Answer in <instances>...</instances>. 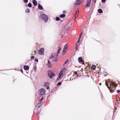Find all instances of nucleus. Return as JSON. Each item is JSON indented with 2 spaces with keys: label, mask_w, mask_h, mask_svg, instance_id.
<instances>
[{
  "label": "nucleus",
  "mask_w": 120,
  "mask_h": 120,
  "mask_svg": "<svg viewBox=\"0 0 120 120\" xmlns=\"http://www.w3.org/2000/svg\"><path fill=\"white\" fill-rule=\"evenodd\" d=\"M44 98L43 97H42L41 99L39 100V101L41 102L43 99Z\"/></svg>",
  "instance_id": "37998d69"
},
{
  "label": "nucleus",
  "mask_w": 120,
  "mask_h": 120,
  "mask_svg": "<svg viewBox=\"0 0 120 120\" xmlns=\"http://www.w3.org/2000/svg\"><path fill=\"white\" fill-rule=\"evenodd\" d=\"M75 49L76 51H77L79 48V47H75Z\"/></svg>",
  "instance_id": "c03bdc74"
},
{
  "label": "nucleus",
  "mask_w": 120,
  "mask_h": 120,
  "mask_svg": "<svg viewBox=\"0 0 120 120\" xmlns=\"http://www.w3.org/2000/svg\"><path fill=\"white\" fill-rule=\"evenodd\" d=\"M10 69H5V70H0V74L1 73L0 72V71H5L8 70H9Z\"/></svg>",
  "instance_id": "ea45409f"
},
{
  "label": "nucleus",
  "mask_w": 120,
  "mask_h": 120,
  "mask_svg": "<svg viewBox=\"0 0 120 120\" xmlns=\"http://www.w3.org/2000/svg\"><path fill=\"white\" fill-rule=\"evenodd\" d=\"M79 44H76L75 45V47H79Z\"/></svg>",
  "instance_id": "a19ab883"
},
{
  "label": "nucleus",
  "mask_w": 120,
  "mask_h": 120,
  "mask_svg": "<svg viewBox=\"0 0 120 120\" xmlns=\"http://www.w3.org/2000/svg\"><path fill=\"white\" fill-rule=\"evenodd\" d=\"M34 58V57L33 56H31L30 57V59L31 60H33Z\"/></svg>",
  "instance_id": "72a5a7b5"
},
{
  "label": "nucleus",
  "mask_w": 120,
  "mask_h": 120,
  "mask_svg": "<svg viewBox=\"0 0 120 120\" xmlns=\"http://www.w3.org/2000/svg\"><path fill=\"white\" fill-rule=\"evenodd\" d=\"M78 60L79 63L82 62V59L81 57H79L78 58Z\"/></svg>",
  "instance_id": "f3484780"
},
{
  "label": "nucleus",
  "mask_w": 120,
  "mask_h": 120,
  "mask_svg": "<svg viewBox=\"0 0 120 120\" xmlns=\"http://www.w3.org/2000/svg\"><path fill=\"white\" fill-rule=\"evenodd\" d=\"M32 3L34 5L36 6H37V1L36 0H33L32 1Z\"/></svg>",
  "instance_id": "4468645a"
},
{
  "label": "nucleus",
  "mask_w": 120,
  "mask_h": 120,
  "mask_svg": "<svg viewBox=\"0 0 120 120\" xmlns=\"http://www.w3.org/2000/svg\"><path fill=\"white\" fill-rule=\"evenodd\" d=\"M96 67L95 65L94 64H92V66L91 69L93 70H94L95 69Z\"/></svg>",
  "instance_id": "a211bd4d"
},
{
  "label": "nucleus",
  "mask_w": 120,
  "mask_h": 120,
  "mask_svg": "<svg viewBox=\"0 0 120 120\" xmlns=\"http://www.w3.org/2000/svg\"><path fill=\"white\" fill-rule=\"evenodd\" d=\"M74 7H71L70 9V11L72 12H73L74 11Z\"/></svg>",
  "instance_id": "412c9836"
},
{
  "label": "nucleus",
  "mask_w": 120,
  "mask_h": 120,
  "mask_svg": "<svg viewBox=\"0 0 120 120\" xmlns=\"http://www.w3.org/2000/svg\"><path fill=\"white\" fill-rule=\"evenodd\" d=\"M48 73L49 77L51 79H53L55 76V74L51 70L48 71Z\"/></svg>",
  "instance_id": "7ed1b4c3"
},
{
  "label": "nucleus",
  "mask_w": 120,
  "mask_h": 120,
  "mask_svg": "<svg viewBox=\"0 0 120 120\" xmlns=\"http://www.w3.org/2000/svg\"><path fill=\"white\" fill-rule=\"evenodd\" d=\"M26 72L27 74H28V72H27V71H26Z\"/></svg>",
  "instance_id": "774afa93"
},
{
  "label": "nucleus",
  "mask_w": 120,
  "mask_h": 120,
  "mask_svg": "<svg viewBox=\"0 0 120 120\" xmlns=\"http://www.w3.org/2000/svg\"><path fill=\"white\" fill-rule=\"evenodd\" d=\"M64 75V74H63L62 73L60 72V73L58 75V76L59 77H60L61 78H62Z\"/></svg>",
  "instance_id": "dca6fc26"
},
{
  "label": "nucleus",
  "mask_w": 120,
  "mask_h": 120,
  "mask_svg": "<svg viewBox=\"0 0 120 120\" xmlns=\"http://www.w3.org/2000/svg\"><path fill=\"white\" fill-rule=\"evenodd\" d=\"M46 90H38V93L40 95V96L42 97V95L44 94L45 93Z\"/></svg>",
  "instance_id": "423d86ee"
},
{
  "label": "nucleus",
  "mask_w": 120,
  "mask_h": 120,
  "mask_svg": "<svg viewBox=\"0 0 120 120\" xmlns=\"http://www.w3.org/2000/svg\"><path fill=\"white\" fill-rule=\"evenodd\" d=\"M39 90H45L44 88H41Z\"/></svg>",
  "instance_id": "5fc2aeb1"
},
{
  "label": "nucleus",
  "mask_w": 120,
  "mask_h": 120,
  "mask_svg": "<svg viewBox=\"0 0 120 120\" xmlns=\"http://www.w3.org/2000/svg\"><path fill=\"white\" fill-rule=\"evenodd\" d=\"M59 59V58L58 57H55V58L54 59L53 58V61L55 62H56Z\"/></svg>",
  "instance_id": "4be33fe9"
},
{
  "label": "nucleus",
  "mask_w": 120,
  "mask_h": 120,
  "mask_svg": "<svg viewBox=\"0 0 120 120\" xmlns=\"http://www.w3.org/2000/svg\"><path fill=\"white\" fill-rule=\"evenodd\" d=\"M30 9L28 8L26 9L25 11V12L26 13H29L30 12Z\"/></svg>",
  "instance_id": "5701e85b"
},
{
  "label": "nucleus",
  "mask_w": 120,
  "mask_h": 120,
  "mask_svg": "<svg viewBox=\"0 0 120 120\" xmlns=\"http://www.w3.org/2000/svg\"><path fill=\"white\" fill-rule=\"evenodd\" d=\"M105 84L109 90H114L117 87V84L115 82L111 80H108L105 81Z\"/></svg>",
  "instance_id": "f257e3e1"
},
{
  "label": "nucleus",
  "mask_w": 120,
  "mask_h": 120,
  "mask_svg": "<svg viewBox=\"0 0 120 120\" xmlns=\"http://www.w3.org/2000/svg\"><path fill=\"white\" fill-rule=\"evenodd\" d=\"M23 69L25 71L28 70L29 69V67L28 65H24L23 66Z\"/></svg>",
  "instance_id": "f8f14e48"
},
{
  "label": "nucleus",
  "mask_w": 120,
  "mask_h": 120,
  "mask_svg": "<svg viewBox=\"0 0 120 120\" xmlns=\"http://www.w3.org/2000/svg\"><path fill=\"white\" fill-rule=\"evenodd\" d=\"M59 54V53H57L56 55H55V57H57L58 56V54Z\"/></svg>",
  "instance_id": "49530a36"
},
{
  "label": "nucleus",
  "mask_w": 120,
  "mask_h": 120,
  "mask_svg": "<svg viewBox=\"0 0 120 120\" xmlns=\"http://www.w3.org/2000/svg\"><path fill=\"white\" fill-rule=\"evenodd\" d=\"M60 19L59 17H56V20L58 21L60 20Z\"/></svg>",
  "instance_id": "bb28decb"
},
{
  "label": "nucleus",
  "mask_w": 120,
  "mask_h": 120,
  "mask_svg": "<svg viewBox=\"0 0 120 120\" xmlns=\"http://www.w3.org/2000/svg\"><path fill=\"white\" fill-rule=\"evenodd\" d=\"M40 112V111L39 110H38L37 112V114H36V115L37 116H38L39 115H38V114Z\"/></svg>",
  "instance_id": "e433bc0d"
},
{
  "label": "nucleus",
  "mask_w": 120,
  "mask_h": 120,
  "mask_svg": "<svg viewBox=\"0 0 120 120\" xmlns=\"http://www.w3.org/2000/svg\"><path fill=\"white\" fill-rule=\"evenodd\" d=\"M80 42V41L79 40H78L77 42L76 43V44H78V43H79Z\"/></svg>",
  "instance_id": "603ef678"
},
{
  "label": "nucleus",
  "mask_w": 120,
  "mask_h": 120,
  "mask_svg": "<svg viewBox=\"0 0 120 120\" xmlns=\"http://www.w3.org/2000/svg\"><path fill=\"white\" fill-rule=\"evenodd\" d=\"M80 38L79 37V38L78 39V40H79V41H80Z\"/></svg>",
  "instance_id": "bf43d9fd"
},
{
  "label": "nucleus",
  "mask_w": 120,
  "mask_h": 120,
  "mask_svg": "<svg viewBox=\"0 0 120 120\" xmlns=\"http://www.w3.org/2000/svg\"><path fill=\"white\" fill-rule=\"evenodd\" d=\"M67 44H66L64 46V48L63 49L62 53L63 55L65 54L67 52L68 50V48L67 46Z\"/></svg>",
  "instance_id": "20e7f679"
},
{
  "label": "nucleus",
  "mask_w": 120,
  "mask_h": 120,
  "mask_svg": "<svg viewBox=\"0 0 120 120\" xmlns=\"http://www.w3.org/2000/svg\"><path fill=\"white\" fill-rule=\"evenodd\" d=\"M118 100H117V103L119 105H120V102H118V101H119L120 102V98L119 97H118Z\"/></svg>",
  "instance_id": "7c9ffc66"
},
{
  "label": "nucleus",
  "mask_w": 120,
  "mask_h": 120,
  "mask_svg": "<svg viewBox=\"0 0 120 120\" xmlns=\"http://www.w3.org/2000/svg\"><path fill=\"white\" fill-rule=\"evenodd\" d=\"M114 113H113V115L112 116V119L114 118H115V116H114Z\"/></svg>",
  "instance_id": "6e6d98bb"
},
{
  "label": "nucleus",
  "mask_w": 120,
  "mask_h": 120,
  "mask_svg": "<svg viewBox=\"0 0 120 120\" xmlns=\"http://www.w3.org/2000/svg\"><path fill=\"white\" fill-rule=\"evenodd\" d=\"M66 11H63V14H64L66 13Z\"/></svg>",
  "instance_id": "864d4df0"
},
{
  "label": "nucleus",
  "mask_w": 120,
  "mask_h": 120,
  "mask_svg": "<svg viewBox=\"0 0 120 120\" xmlns=\"http://www.w3.org/2000/svg\"><path fill=\"white\" fill-rule=\"evenodd\" d=\"M28 6L29 7L31 8L32 7V4L30 3H29L28 4Z\"/></svg>",
  "instance_id": "cd10ccee"
},
{
  "label": "nucleus",
  "mask_w": 120,
  "mask_h": 120,
  "mask_svg": "<svg viewBox=\"0 0 120 120\" xmlns=\"http://www.w3.org/2000/svg\"><path fill=\"white\" fill-rule=\"evenodd\" d=\"M68 59H67L66 61L64 62V64L63 65V66H64L65 64H66L68 62Z\"/></svg>",
  "instance_id": "2f4dec72"
},
{
  "label": "nucleus",
  "mask_w": 120,
  "mask_h": 120,
  "mask_svg": "<svg viewBox=\"0 0 120 120\" xmlns=\"http://www.w3.org/2000/svg\"><path fill=\"white\" fill-rule=\"evenodd\" d=\"M40 102L39 103H40L41 104V105H42V102Z\"/></svg>",
  "instance_id": "13d9d810"
},
{
  "label": "nucleus",
  "mask_w": 120,
  "mask_h": 120,
  "mask_svg": "<svg viewBox=\"0 0 120 120\" xmlns=\"http://www.w3.org/2000/svg\"><path fill=\"white\" fill-rule=\"evenodd\" d=\"M41 106V104L40 103H38V104L36 105V107L38 108H39L40 107V106Z\"/></svg>",
  "instance_id": "c756f323"
},
{
  "label": "nucleus",
  "mask_w": 120,
  "mask_h": 120,
  "mask_svg": "<svg viewBox=\"0 0 120 120\" xmlns=\"http://www.w3.org/2000/svg\"><path fill=\"white\" fill-rule=\"evenodd\" d=\"M91 1H89V0H87L86 3V6L87 7L89 8L90 5Z\"/></svg>",
  "instance_id": "1a4fd4ad"
},
{
  "label": "nucleus",
  "mask_w": 120,
  "mask_h": 120,
  "mask_svg": "<svg viewBox=\"0 0 120 120\" xmlns=\"http://www.w3.org/2000/svg\"><path fill=\"white\" fill-rule=\"evenodd\" d=\"M37 64V63H35L34 64V65L35 64V65H36V64Z\"/></svg>",
  "instance_id": "0e129e2a"
},
{
  "label": "nucleus",
  "mask_w": 120,
  "mask_h": 120,
  "mask_svg": "<svg viewBox=\"0 0 120 120\" xmlns=\"http://www.w3.org/2000/svg\"><path fill=\"white\" fill-rule=\"evenodd\" d=\"M74 74H75V75H76V76H77V72L76 71H75L74 73Z\"/></svg>",
  "instance_id": "de8ad7c7"
},
{
  "label": "nucleus",
  "mask_w": 120,
  "mask_h": 120,
  "mask_svg": "<svg viewBox=\"0 0 120 120\" xmlns=\"http://www.w3.org/2000/svg\"><path fill=\"white\" fill-rule=\"evenodd\" d=\"M93 0L94 2V4H95L96 3V0Z\"/></svg>",
  "instance_id": "3c124183"
},
{
  "label": "nucleus",
  "mask_w": 120,
  "mask_h": 120,
  "mask_svg": "<svg viewBox=\"0 0 120 120\" xmlns=\"http://www.w3.org/2000/svg\"><path fill=\"white\" fill-rule=\"evenodd\" d=\"M44 49L43 48H41L39 49L38 51L39 54L41 55H44Z\"/></svg>",
  "instance_id": "39448f33"
},
{
  "label": "nucleus",
  "mask_w": 120,
  "mask_h": 120,
  "mask_svg": "<svg viewBox=\"0 0 120 120\" xmlns=\"http://www.w3.org/2000/svg\"><path fill=\"white\" fill-rule=\"evenodd\" d=\"M117 93H119L120 92V90H117Z\"/></svg>",
  "instance_id": "4d7b16f0"
},
{
  "label": "nucleus",
  "mask_w": 120,
  "mask_h": 120,
  "mask_svg": "<svg viewBox=\"0 0 120 120\" xmlns=\"http://www.w3.org/2000/svg\"><path fill=\"white\" fill-rule=\"evenodd\" d=\"M25 6L26 7H28V5H27L26 4L25 5Z\"/></svg>",
  "instance_id": "052dcab7"
},
{
  "label": "nucleus",
  "mask_w": 120,
  "mask_h": 120,
  "mask_svg": "<svg viewBox=\"0 0 120 120\" xmlns=\"http://www.w3.org/2000/svg\"><path fill=\"white\" fill-rule=\"evenodd\" d=\"M113 91L114 90H109L110 93H113V92H114Z\"/></svg>",
  "instance_id": "8fccbe9b"
},
{
  "label": "nucleus",
  "mask_w": 120,
  "mask_h": 120,
  "mask_svg": "<svg viewBox=\"0 0 120 120\" xmlns=\"http://www.w3.org/2000/svg\"><path fill=\"white\" fill-rule=\"evenodd\" d=\"M49 82H45L44 83V86L47 90H48L49 89Z\"/></svg>",
  "instance_id": "6e6552de"
},
{
  "label": "nucleus",
  "mask_w": 120,
  "mask_h": 120,
  "mask_svg": "<svg viewBox=\"0 0 120 120\" xmlns=\"http://www.w3.org/2000/svg\"><path fill=\"white\" fill-rule=\"evenodd\" d=\"M66 71V68H64L60 72H61L63 74H64L65 72Z\"/></svg>",
  "instance_id": "ddd939ff"
},
{
  "label": "nucleus",
  "mask_w": 120,
  "mask_h": 120,
  "mask_svg": "<svg viewBox=\"0 0 120 120\" xmlns=\"http://www.w3.org/2000/svg\"><path fill=\"white\" fill-rule=\"evenodd\" d=\"M61 78H60V77H59L58 76V77L56 78V80L58 81H59L60 80Z\"/></svg>",
  "instance_id": "473e14b6"
},
{
  "label": "nucleus",
  "mask_w": 120,
  "mask_h": 120,
  "mask_svg": "<svg viewBox=\"0 0 120 120\" xmlns=\"http://www.w3.org/2000/svg\"><path fill=\"white\" fill-rule=\"evenodd\" d=\"M71 26H70L69 25L68 26V24L66 25V26H65L63 28V29L65 30V31L66 30H68L69 29H70Z\"/></svg>",
  "instance_id": "0eeeda50"
},
{
  "label": "nucleus",
  "mask_w": 120,
  "mask_h": 120,
  "mask_svg": "<svg viewBox=\"0 0 120 120\" xmlns=\"http://www.w3.org/2000/svg\"><path fill=\"white\" fill-rule=\"evenodd\" d=\"M52 90H51V91L50 92L49 94H47V95H48V94H49L48 95L50 96V95L52 94Z\"/></svg>",
  "instance_id": "c9c22d12"
},
{
  "label": "nucleus",
  "mask_w": 120,
  "mask_h": 120,
  "mask_svg": "<svg viewBox=\"0 0 120 120\" xmlns=\"http://www.w3.org/2000/svg\"><path fill=\"white\" fill-rule=\"evenodd\" d=\"M55 57L53 54H52L51 55V56H50L49 57V60L51 59L52 58H53Z\"/></svg>",
  "instance_id": "393cba45"
},
{
  "label": "nucleus",
  "mask_w": 120,
  "mask_h": 120,
  "mask_svg": "<svg viewBox=\"0 0 120 120\" xmlns=\"http://www.w3.org/2000/svg\"><path fill=\"white\" fill-rule=\"evenodd\" d=\"M108 74L107 73V72H105V73L104 74V76H106Z\"/></svg>",
  "instance_id": "79ce46f5"
},
{
  "label": "nucleus",
  "mask_w": 120,
  "mask_h": 120,
  "mask_svg": "<svg viewBox=\"0 0 120 120\" xmlns=\"http://www.w3.org/2000/svg\"><path fill=\"white\" fill-rule=\"evenodd\" d=\"M61 48L60 47H59L58 48V49L57 53H59L60 51L61 50Z\"/></svg>",
  "instance_id": "b1692460"
},
{
  "label": "nucleus",
  "mask_w": 120,
  "mask_h": 120,
  "mask_svg": "<svg viewBox=\"0 0 120 120\" xmlns=\"http://www.w3.org/2000/svg\"><path fill=\"white\" fill-rule=\"evenodd\" d=\"M24 2L25 3L27 4L28 1V0H23Z\"/></svg>",
  "instance_id": "f704fd0d"
},
{
  "label": "nucleus",
  "mask_w": 120,
  "mask_h": 120,
  "mask_svg": "<svg viewBox=\"0 0 120 120\" xmlns=\"http://www.w3.org/2000/svg\"><path fill=\"white\" fill-rule=\"evenodd\" d=\"M20 71L22 73H23V74H24L23 73V70H22V69H21L20 70Z\"/></svg>",
  "instance_id": "a18cd8bd"
},
{
  "label": "nucleus",
  "mask_w": 120,
  "mask_h": 120,
  "mask_svg": "<svg viewBox=\"0 0 120 120\" xmlns=\"http://www.w3.org/2000/svg\"><path fill=\"white\" fill-rule=\"evenodd\" d=\"M34 60L35 61L37 62H38V60L37 58L35 59Z\"/></svg>",
  "instance_id": "4c0bfd02"
},
{
  "label": "nucleus",
  "mask_w": 120,
  "mask_h": 120,
  "mask_svg": "<svg viewBox=\"0 0 120 120\" xmlns=\"http://www.w3.org/2000/svg\"><path fill=\"white\" fill-rule=\"evenodd\" d=\"M47 65L48 68H50L51 67L52 64L50 63V61L49 60H48V63Z\"/></svg>",
  "instance_id": "2eb2a0df"
},
{
  "label": "nucleus",
  "mask_w": 120,
  "mask_h": 120,
  "mask_svg": "<svg viewBox=\"0 0 120 120\" xmlns=\"http://www.w3.org/2000/svg\"><path fill=\"white\" fill-rule=\"evenodd\" d=\"M101 2L102 3H105L106 2L105 0H101Z\"/></svg>",
  "instance_id": "58836bf2"
},
{
  "label": "nucleus",
  "mask_w": 120,
  "mask_h": 120,
  "mask_svg": "<svg viewBox=\"0 0 120 120\" xmlns=\"http://www.w3.org/2000/svg\"><path fill=\"white\" fill-rule=\"evenodd\" d=\"M65 16V15L64 14H61L60 15V17L61 18H64Z\"/></svg>",
  "instance_id": "aec40b11"
},
{
  "label": "nucleus",
  "mask_w": 120,
  "mask_h": 120,
  "mask_svg": "<svg viewBox=\"0 0 120 120\" xmlns=\"http://www.w3.org/2000/svg\"><path fill=\"white\" fill-rule=\"evenodd\" d=\"M40 17L41 19L44 21L46 23L49 20V18L47 15L43 13H41L40 14Z\"/></svg>",
  "instance_id": "f03ea898"
},
{
  "label": "nucleus",
  "mask_w": 120,
  "mask_h": 120,
  "mask_svg": "<svg viewBox=\"0 0 120 120\" xmlns=\"http://www.w3.org/2000/svg\"><path fill=\"white\" fill-rule=\"evenodd\" d=\"M38 9L40 10H42L43 8L42 5H41L40 3L38 4Z\"/></svg>",
  "instance_id": "9b49d317"
},
{
  "label": "nucleus",
  "mask_w": 120,
  "mask_h": 120,
  "mask_svg": "<svg viewBox=\"0 0 120 120\" xmlns=\"http://www.w3.org/2000/svg\"><path fill=\"white\" fill-rule=\"evenodd\" d=\"M60 21L62 22H63V20H60Z\"/></svg>",
  "instance_id": "e2e57ef3"
},
{
  "label": "nucleus",
  "mask_w": 120,
  "mask_h": 120,
  "mask_svg": "<svg viewBox=\"0 0 120 120\" xmlns=\"http://www.w3.org/2000/svg\"><path fill=\"white\" fill-rule=\"evenodd\" d=\"M81 0H76L75 2L74 3V4L76 5H78L80 4Z\"/></svg>",
  "instance_id": "9d476101"
},
{
  "label": "nucleus",
  "mask_w": 120,
  "mask_h": 120,
  "mask_svg": "<svg viewBox=\"0 0 120 120\" xmlns=\"http://www.w3.org/2000/svg\"><path fill=\"white\" fill-rule=\"evenodd\" d=\"M62 84L61 82H59L56 84V86H60Z\"/></svg>",
  "instance_id": "a878e982"
},
{
  "label": "nucleus",
  "mask_w": 120,
  "mask_h": 120,
  "mask_svg": "<svg viewBox=\"0 0 120 120\" xmlns=\"http://www.w3.org/2000/svg\"><path fill=\"white\" fill-rule=\"evenodd\" d=\"M82 36L80 35H79V38H81V37Z\"/></svg>",
  "instance_id": "680f3d73"
},
{
  "label": "nucleus",
  "mask_w": 120,
  "mask_h": 120,
  "mask_svg": "<svg viewBox=\"0 0 120 120\" xmlns=\"http://www.w3.org/2000/svg\"><path fill=\"white\" fill-rule=\"evenodd\" d=\"M34 66L33 67V68L34 69V71H35V70H36L37 67L36 65H35L34 64Z\"/></svg>",
  "instance_id": "c85d7f7f"
},
{
  "label": "nucleus",
  "mask_w": 120,
  "mask_h": 120,
  "mask_svg": "<svg viewBox=\"0 0 120 120\" xmlns=\"http://www.w3.org/2000/svg\"><path fill=\"white\" fill-rule=\"evenodd\" d=\"M98 11V12L99 13L101 14L103 12L101 8L99 9Z\"/></svg>",
  "instance_id": "6ab92c4d"
},
{
  "label": "nucleus",
  "mask_w": 120,
  "mask_h": 120,
  "mask_svg": "<svg viewBox=\"0 0 120 120\" xmlns=\"http://www.w3.org/2000/svg\"><path fill=\"white\" fill-rule=\"evenodd\" d=\"M82 33L81 32V34L80 35H81V36H82Z\"/></svg>",
  "instance_id": "69168bd1"
},
{
  "label": "nucleus",
  "mask_w": 120,
  "mask_h": 120,
  "mask_svg": "<svg viewBox=\"0 0 120 120\" xmlns=\"http://www.w3.org/2000/svg\"><path fill=\"white\" fill-rule=\"evenodd\" d=\"M82 33L81 32V34L80 35H81V36H82Z\"/></svg>",
  "instance_id": "338daca9"
},
{
  "label": "nucleus",
  "mask_w": 120,
  "mask_h": 120,
  "mask_svg": "<svg viewBox=\"0 0 120 120\" xmlns=\"http://www.w3.org/2000/svg\"><path fill=\"white\" fill-rule=\"evenodd\" d=\"M50 96L49 95H48L47 96V98L46 99V100H47L48 98H49Z\"/></svg>",
  "instance_id": "09e8293b"
}]
</instances>
